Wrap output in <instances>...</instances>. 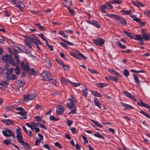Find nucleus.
Wrapping results in <instances>:
<instances>
[{
  "label": "nucleus",
  "instance_id": "1",
  "mask_svg": "<svg viewBox=\"0 0 150 150\" xmlns=\"http://www.w3.org/2000/svg\"><path fill=\"white\" fill-rule=\"evenodd\" d=\"M27 37L26 39L24 40L25 44L26 47L29 49H32L30 43H33L36 45L42 44L38 38L34 35H31L29 36V37Z\"/></svg>",
  "mask_w": 150,
  "mask_h": 150
},
{
  "label": "nucleus",
  "instance_id": "2",
  "mask_svg": "<svg viewBox=\"0 0 150 150\" xmlns=\"http://www.w3.org/2000/svg\"><path fill=\"white\" fill-rule=\"evenodd\" d=\"M16 110L19 111L17 112V115H19L18 117L21 119H26L27 117L26 116L27 112L25 111V110L22 108H19L16 109Z\"/></svg>",
  "mask_w": 150,
  "mask_h": 150
},
{
  "label": "nucleus",
  "instance_id": "3",
  "mask_svg": "<svg viewBox=\"0 0 150 150\" xmlns=\"http://www.w3.org/2000/svg\"><path fill=\"white\" fill-rule=\"evenodd\" d=\"M3 135L7 137H9L10 136L15 138V134L13 131L9 129L8 128H4L2 131Z\"/></svg>",
  "mask_w": 150,
  "mask_h": 150
},
{
  "label": "nucleus",
  "instance_id": "4",
  "mask_svg": "<svg viewBox=\"0 0 150 150\" xmlns=\"http://www.w3.org/2000/svg\"><path fill=\"white\" fill-rule=\"evenodd\" d=\"M41 76L42 79L45 81H49L51 78L50 73L47 71H43L41 74Z\"/></svg>",
  "mask_w": 150,
  "mask_h": 150
},
{
  "label": "nucleus",
  "instance_id": "5",
  "mask_svg": "<svg viewBox=\"0 0 150 150\" xmlns=\"http://www.w3.org/2000/svg\"><path fill=\"white\" fill-rule=\"evenodd\" d=\"M113 8V6L107 3L105 4H103L100 6V9L102 13H105L106 12V11L104 10L105 9H111Z\"/></svg>",
  "mask_w": 150,
  "mask_h": 150
},
{
  "label": "nucleus",
  "instance_id": "6",
  "mask_svg": "<svg viewBox=\"0 0 150 150\" xmlns=\"http://www.w3.org/2000/svg\"><path fill=\"white\" fill-rule=\"evenodd\" d=\"M67 106L68 108L71 109V111L69 112L68 114L76 113V109L74 104H72L71 103H67Z\"/></svg>",
  "mask_w": 150,
  "mask_h": 150
},
{
  "label": "nucleus",
  "instance_id": "7",
  "mask_svg": "<svg viewBox=\"0 0 150 150\" xmlns=\"http://www.w3.org/2000/svg\"><path fill=\"white\" fill-rule=\"evenodd\" d=\"M87 23L89 24L93 25L98 29H100V25L98 22L94 20H88L87 21Z\"/></svg>",
  "mask_w": 150,
  "mask_h": 150
},
{
  "label": "nucleus",
  "instance_id": "8",
  "mask_svg": "<svg viewBox=\"0 0 150 150\" xmlns=\"http://www.w3.org/2000/svg\"><path fill=\"white\" fill-rule=\"evenodd\" d=\"M93 43L96 45L102 46L105 43V40L101 38H97L93 40Z\"/></svg>",
  "mask_w": 150,
  "mask_h": 150
},
{
  "label": "nucleus",
  "instance_id": "9",
  "mask_svg": "<svg viewBox=\"0 0 150 150\" xmlns=\"http://www.w3.org/2000/svg\"><path fill=\"white\" fill-rule=\"evenodd\" d=\"M35 97V94H28L24 96V99L25 101H27L30 100H33Z\"/></svg>",
  "mask_w": 150,
  "mask_h": 150
},
{
  "label": "nucleus",
  "instance_id": "10",
  "mask_svg": "<svg viewBox=\"0 0 150 150\" xmlns=\"http://www.w3.org/2000/svg\"><path fill=\"white\" fill-rule=\"evenodd\" d=\"M139 99L140 100V102H137V104L140 106L143 107L147 109H149L148 111L150 112V107L149 105L146 104L144 103L140 99Z\"/></svg>",
  "mask_w": 150,
  "mask_h": 150
},
{
  "label": "nucleus",
  "instance_id": "11",
  "mask_svg": "<svg viewBox=\"0 0 150 150\" xmlns=\"http://www.w3.org/2000/svg\"><path fill=\"white\" fill-rule=\"evenodd\" d=\"M56 113L57 114H62L64 110L63 106L62 105H58L57 107Z\"/></svg>",
  "mask_w": 150,
  "mask_h": 150
},
{
  "label": "nucleus",
  "instance_id": "12",
  "mask_svg": "<svg viewBox=\"0 0 150 150\" xmlns=\"http://www.w3.org/2000/svg\"><path fill=\"white\" fill-rule=\"evenodd\" d=\"M12 59V57L10 55L6 54L3 56L2 57L3 61L5 63H7L9 62L10 60Z\"/></svg>",
  "mask_w": 150,
  "mask_h": 150
},
{
  "label": "nucleus",
  "instance_id": "13",
  "mask_svg": "<svg viewBox=\"0 0 150 150\" xmlns=\"http://www.w3.org/2000/svg\"><path fill=\"white\" fill-rule=\"evenodd\" d=\"M123 93L125 96L129 98L132 99L135 102L137 101V100L135 97L134 96H132L131 93L126 91H124L123 92Z\"/></svg>",
  "mask_w": 150,
  "mask_h": 150
},
{
  "label": "nucleus",
  "instance_id": "14",
  "mask_svg": "<svg viewBox=\"0 0 150 150\" xmlns=\"http://www.w3.org/2000/svg\"><path fill=\"white\" fill-rule=\"evenodd\" d=\"M135 38L133 39L138 40L139 41V43L140 45H142L144 44V41L143 38L140 35H137L135 36Z\"/></svg>",
  "mask_w": 150,
  "mask_h": 150
},
{
  "label": "nucleus",
  "instance_id": "15",
  "mask_svg": "<svg viewBox=\"0 0 150 150\" xmlns=\"http://www.w3.org/2000/svg\"><path fill=\"white\" fill-rule=\"evenodd\" d=\"M117 19L116 20L119 23H120L122 25H126L127 22L124 18H123L121 17L120 16H119L117 17Z\"/></svg>",
  "mask_w": 150,
  "mask_h": 150
},
{
  "label": "nucleus",
  "instance_id": "16",
  "mask_svg": "<svg viewBox=\"0 0 150 150\" xmlns=\"http://www.w3.org/2000/svg\"><path fill=\"white\" fill-rule=\"evenodd\" d=\"M21 65L22 69L26 71L29 69V66L27 63H25L23 62H21Z\"/></svg>",
  "mask_w": 150,
  "mask_h": 150
},
{
  "label": "nucleus",
  "instance_id": "17",
  "mask_svg": "<svg viewBox=\"0 0 150 150\" xmlns=\"http://www.w3.org/2000/svg\"><path fill=\"white\" fill-rule=\"evenodd\" d=\"M16 5L17 7L20 9L21 10H23L25 7V5L21 1L18 2L16 4Z\"/></svg>",
  "mask_w": 150,
  "mask_h": 150
},
{
  "label": "nucleus",
  "instance_id": "18",
  "mask_svg": "<svg viewBox=\"0 0 150 150\" xmlns=\"http://www.w3.org/2000/svg\"><path fill=\"white\" fill-rule=\"evenodd\" d=\"M25 82L20 80L17 81L16 85L17 86V88L19 89L21 87H22L25 84Z\"/></svg>",
  "mask_w": 150,
  "mask_h": 150
},
{
  "label": "nucleus",
  "instance_id": "19",
  "mask_svg": "<svg viewBox=\"0 0 150 150\" xmlns=\"http://www.w3.org/2000/svg\"><path fill=\"white\" fill-rule=\"evenodd\" d=\"M108 71L111 74L114 75L117 77H121L120 75L117 71L111 69H108Z\"/></svg>",
  "mask_w": 150,
  "mask_h": 150
},
{
  "label": "nucleus",
  "instance_id": "20",
  "mask_svg": "<svg viewBox=\"0 0 150 150\" xmlns=\"http://www.w3.org/2000/svg\"><path fill=\"white\" fill-rule=\"evenodd\" d=\"M108 71L111 74L114 75L117 77H121L120 75L117 71L111 69H108Z\"/></svg>",
  "mask_w": 150,
  "mask_h": 150
},
{
  "label": "nucleus",
  "instance_id": "21",
  "mask_svg": "<svg viewBox=\"0 0 150 150\" xmlns=\"http://www.w3.org/2000/svg\"><path fill=\"white\" fill-rule=\"evenodd\" d=\"M94 102L95 106H97L100 109H101V104L97 98H95L94 99Z\"/></svg>",
  "mask_w": 150,
  "mask_h": 150
},
{
  "label": "nucleus",
  "instance_id": "22",
  "mask_svg": "<svg viewBox=\"0 0 150 150\" xmlns=\"http://www.w3.org/2000/svg\"><path fill=\"white\" fill-rule=\"evenodd\" d=\"M142 36L144 40L148 41L150 40V34H147L144 33Z\"/></svg>",
  "mask_w": 150,
  "mask_h": 150
},
{
  "label": "nucleus",
  "instance_id": "23",
  "mask_svg": "<svg viewBox=\"0 0 150 150\" xmlns=\"http://www.w3.org/2000/svg\"><path fill=\"white\" fill-rule=\"evenodd\" d=\"M84 87L85 88L84 89H83L81 91V92L83 96L85 97H86L88 94V88L85 86H84Z\"/></svg>",
  "mask_w": 150,
  "mask_h": 150
},
{
  "label": "nucleus",
  "instance_id": "24",
  "mask_svg": "<svg viewBox=\"0 0 150 150\" xmlns=\"http://www.w3.org/2000/svg\"><path fill=\"white\" fill-rule=\"evenodd\" d=\"M121 104L123 107L125 108L124 109L125 110H126L127 109H133L134 108L133 107L130 105L128 104H125L122 103H121Z\"/></svg>",
  "mask_w": 150,
  "mask_h": 150
},
{
  "label": "nucleus",
  "instance_id": "25",
  "mask_svg": "<svg viewBox=\"0 0 150 150\" xmlns=\"http://www.w3.org/2000/svg\"><path fill=\"white\" fill-rule=\"evenodd\" d=\"M133 76L134 79L135 80V82L137 85H139L140 84L139 80L137 75L135 74H133Z\"/></svg>",
  "mask_w": 150,
  "mask_h": 150
},
{
  "label": "nucleus",
  "instance_id": "26",
  "mask_svg": "<svg viewBox=\"0 0 150 150\" xmlns=\"http://www.w3.org/2000/svg\"><path fill=\"white\" fill-rule=\"evenodd\" d=\"M8 85V83L6 81H3L0 83V88L2 89L4 87H6Z\"/></svg>",
  "mask_w": 150,
  "mask_h": 150
},
{
  "label": "nucleus",
  "instance_id": "27",
  "mask_svg": "<svg viewBox=\"0 0 150 150\" xmlns=\"http://www.w3.org/2000/svg\"><path fill=\"white\" fill-rule=\"evenodd\" d=\"M21 144L23 146L27 149L30 150L31 148V147L30 146L29 144L27 142H24Z\"/></svg>",
  "mask_w": 150,
  "mask_h": 150
},
{
  "label": "nucleus",
  "instance_id": "28",
  "mask_svg": "<svg viewBox=\"0 0 150 150\" xmlns=\"http://www.w3.org/2000/svg\"><path fill=\"white\" fill-rule=\"evenodd\" d=\"M106 15L110 18H114L116 20L117 19V18L118 16L117 15L112 14H107Z\"/></svg>",
  "mask_w": 150,
  "mask_h": 150
},
{
  "label": "nucleus",
  "instance_id": "29",
  "mask_svg": "<svg viewBox=\"0 0 150 150\" xmlns=\"http://www.w3.org/2000/svg\"><path fill=\"white\" fill-rule=\"evenodd\" d=\"M15 53H18L23 52L18 47H13Z\"/></svg>",
  "mask_w": 150,
  "mask_h": 150
},
{
  "label": "nucleus",
  "instance_id": "30",
  "mask_svg": "<svg viewBox=\"0 0 150 150\" xmlns=\"http://www.w3.org/2000/svg\"><path fill=\"white\" fill-rule=\"evenodd\" d=\"M91 94L95 96L100 97L101 96V95L100 94L96 91L91 90Z\"/></svg>",
  "mask_w": 150,
  "mask_h": 150
},
{
  "label": "nucleus",
  "instance_id": "31",
  "mask_svg": "<svg viewBox=\"0 0 150 150\" xmlns=\"http://www.w3.org/2000/svg\"><path fill=\"white\" fill-rule=\"evenodd\" d=\"M16 138L18 142L22 144L23 142V137L22 135L20 136H16Z\"/></svg>",
  "mask_w": 150,
  "mask_h": 150
},
{
  "label": "nucleus",
  "instance_id": "32",
  "mask_svg": "<svg viewBox=\"0 0 150 150\" xmlns=\"http://www.w3.org/2000/svg\"><path fill=\"white\" fill-rule=\"evenodd\" d=\"M75 52L76 54L81 57L82 58L84 59H86V57L84 55H83L79 51L76 50Z\"/></svg>",
  "mask_w": 150,
  "mask_h": 150
},
{
  "label": "nucleus",
  "instance_id": "33",
  "mask_svg": "<svg viewBox=\"0 0 150 150\" xmlns=\"http://www.w3.org/2000/svg\"><path fill=\"white\" fill-rule=\"evenodd\" d=\"M91 121L92 122L94 123L95 125L98 126L99 127L102 128L103 127V126L101 125L100 123H98V122L96 121H95L91 119Z\"/></svg>",
  "mask_w": 150,
  "mask_h": 150
},
{
  "label": "nucleus",
  "instance_id": "34",
  "mask_svg": "<svg viewBox=\"0 0 150 150\" xmlns=\"http://www.w3.org/2000/svg\"><path fill=\"white\" fill-rule=\"evenodd\" d=\"M13 69L12 68L8 69L6 72V76L7 78L8 77V76L11 74L13 71Z\"/></svg>",
  "mask_w": 150,
  "mask_h": 150
},
{
  "label": "nucleus",
  "instance_id": "35",
  "mask_svg": "<svg viewBox=\"0 0 150 150\" xmlns=\"http://www.w3.org/2000/svg\"><path fill=\"white\" fill-rule=\"evenodd\" d=\"M34 25L38 27L40 30H44L45 29L44 27L41 26L40 23H35Z\"/></svg>",
  "mask_w": 150,
  "mask_h": 150
},
{
  "label": "nucleus",
  "instance_id": "36",
  "mask_svg": "<svg viewBox=\"0 0 150 150\" xmlns=\"http://www.w3.org/2000/svg\"><path fill=\"white\" fill-rule=\"evenodd\" d=\"M15 73L17 75H19L20 74V69L18 65H16L14 69Z\"/></svg>",
  "mask_w": 150,
  "mask_h": 150
},
{
  "label": "nucleus",
  "instance_id": "37",
  "mask_svg": "<svg viewBox=\"0 0 150 150\" xmlns=\"http://www.w3.org/2000/svg\"><path fill=\"white\" fill-rule=\"evenodd\" d=\"M96 86L98 87L101 88L107 86V84L105 83H99L96 84Z\"/></svg>",
  "mask_w": 150,
  "mask_h": 150
},
{
  "label": "nucleus",
  "instance_id": "38",
  "mask_svg": "<svg viewBox=\"0 0 150 150\" xmlns=\"http://www.w3.org/2000/svg\"><path fill=\"white\" fill-rule=\"evenodd\" d=\"M110 4H114L116 3L117 4H120L122 3V2L121 1L117 0H113L112 1H110Z\"/></svg>",
  "mask_w": 150,
  "mask_h": 150
},
{
  "label": "nucleus",
  "instance_id": "39",
  "mask_svg": "<svg viewBox=\"0 0 150 150\" xmlns=\"http://www.w3.org/2000/svg\"><path fill=\"white\" fill-rule=\"evenodd\" d=\"M68 100H70V102L69 103H71L72 104H74L76 102V99L74 97H72L71 98L68 99Z\"/></svg>",
  "mask_w": 150,
  "mask_h": 150
},
{
  "label": "nucleus",
  "instance_id": "40",
  "mask_svg": "<svg viewBox=\"0 0 150 150\" xmlns=\"http://www.w3.org/2000/svg\"><path fill=\"white\" fill-rule=\"evenodd\" d=\"M17 79V76L14 74H11L10 75L9 79L11 80H15Z\"/></svg>",
  "mask_w": 150,
  "mask_h": 150
},
{
  "label": "nucleus",
  "instance_id": "41",
  "mask_svg": "<svg viewBox=\"0 0 150 150\" xmlns=\"http://www.w3.org/2000/svg\"><path fill=\"white\" fill-rule=\"evenodd\" d=\"M121 11L124 13V15H128L132 13V11L131 10H129L127 11L122 10Z\"/></svg>",
  "mask_w": 150,
  "mask_h": 150
},
{
  "label": "nucleus",
  "instance_id": "42",
  "mask_svg": "<svg viewBox=\"0 0 150 150\" xmlns=\"http://www.w3.org/2000/svg\"><path fill=\"white\" fill-rule=\"evenodd\" d=\"M93 135L96 137H98L103 139H105L104 137L100 134L99 132H98L97 134H94Z\"/></svg>",
  "mask_w": 150,
  "mask_h": 150
},
{
  "label": "nucleus",
  "instance_id": "43",
  "mask_svg": "<svg viewBox=\"0 0 150 150\" xmlns=\"http://www.w3.org/2000/svg\"><path fill=\"white\" fill-rule=\"evenodd\" d=\"M58 34L61 35L63 37L67 38L68 36L64 33V32L62 30L59 31Z\"/></svg>",
  "mask_w": 150,
  "mask_h": 150
},
{
  "label": "nucleus",
  "instance_id": "44",
  "mask_svg": "<svg viewBox=\"0 0 150 150\" xmlns=\"http://www.w3.org/2000/svg\"><path fill=\"white\" fill-rule=\"evenodd\" d=\"M133 4L135 6L138 7H143L144 6L143 4L138 2H134Z\"/></svg>",
  "mask_w": 150,
  "mask_h": 150
},
{
  "label": "nucleus",
  "instance_id": "45",
  "mask_svg": "<svg viewBox=\"0 0 150 150\" xmlns=\"http://www.w3.org/2000/svg\"><path fill=\"white\" fill-rule=\"evenodd\" d=\"M3 142L5 144L7 145L11 144V140L10 139H6L3 141Z\"/></svg>",
  "mask_w": 150,
  "mask_h": 150
},
{
  "label": "nucleus",
  "instance_id": "46",
  "mask_svg": "<svg viewBox=\"0 0 150 150\" xmlns=\"http://www.w3.org/2000/svg\"><path fill=\"white\" fill-rule=\"evenodd\" d=\"M68 80H67L64 77H62L60 79L62 83L64 84L67 83V81H68Z\"/></svg>",
  "mask_w": 150,
  "mask_h": 150
},
{
  "label": "nucleus",
  "instance_id": "47",
  "mask_svg": "<svg viewBox=\"0 0 150 150\" xmlns=\"http://www.w3.org/2000/svg\"><path fill=\"white\" fill-rule=\"evenodd\" d=\"M123 33H124V34L125 35H127L128 37L130 39H133L132 37V34L130 33H128L127 31H123Z\"/></svg>",
  "mask_w": 150,
  "mask_h": 150
},
{
  "label": "nucleus",
  "instance_id": "48",
  "mask_svg": "<svg viewBox=\"0 0 150 150\" xmlns=\"http://www.w3.org/2000/svg\"><path fill=\"white\" fill-rule=\"evenodd\" d=\"M67 8L71 15H74L75 14L74 11L73 9H71L70 7L69 6H67Z\"/></svg>",
  "mask_w": 150,
  "mask_h": 150
},
{
  "label": "nucleus",
  "instance_id": "49",
  "mask_svg": "<svg viewBox=\"0 0 150 150\" xmlns=\"http://www.w3.org/2000/svg\"><path fill=\"white\" fill-rule=\"evenodd\" d=\"M116 43L117 44L119 47L121 49H125L126 48V47L125 45H122L120 42L117 41Z\"/></svg>",
  "mask_w": 150,
  "mask_h": 150
},
{
  "label": "nucleus",
  "instance_id": "50",
  "mask_svg": "<svg viewBox=\"0 0 150 150\" xmlns=\"http://www.w3.org/2000/svg\"><path fill=\"white\" fill-rule=\"evenodd\" d=\"M21 128L19 127L16 129V136H20L22 135L21 130Z\"/></svg>",
  "mask_w": 150,
  "mask_h": 150
},
{
  "label": "nucleus",
  "instance_id": "51",
  "mask_svg": "<svg viewBox=\"0 0 150 150\" xmlns=\"http://www.w3.org/2000/svg\"><path fill=\"white\" fill-rule=\"evenodd\" d=\"M5 121H6L5 123L6 124V125H12L13 123V121L9 120L6 119V120Z\"/></svg>",
  "mask_w": 150,
  "mask_h": 150
},
{
  "label": "nucleus",
  "instance_id": "52",
  "mask_svg": "<svg viewBox=\"0 0 150 150\" xmlns=\"http://www.w3.org/2000/svg\"><path fill=\"white\" fill-rule=\"evenodd\" d=\"M5 109L6 111H8L12 110L13 109V107L11 106L8 105L5 107Z\"/></svg>",
  "mask_w": 150,
  "mask_h": 150
},
{
  "label": "nucleus",
  "instance_id": "53",
  "mask_svg": "<svg viewBox=\"0 0 150 150\" xmlns=\"http://www.w3.org/2000/svg\"><path fill=\"white\" fill-rule=\"evenodd\" d=\"M38 35L40 37V38L43 40L44 41H46V42H47V39L46 38L45 36H44L42 34H39Z\"/></svg>",
  "mask_w": 150,
  "mask_h": 150
},
{
  "label": "nucleus",
  "instance_id": "54",
  "mask_svg": "<svg viewBox=\"0 0 150 150\" xmlns=\"http://www.w3.org/2000/svg\"><path fill=\"white\" fill-rule=\"evenodd\" d=\"M130 71L132 72H134L136 73H144L145 72L144 71L142 70H141L140 71H137L134 69H131L130 70Z\"/></svg>",
  "mask_w": 150,
  "mask_h": 150
},
{
  "label": "nucleus",
  "instance_id": "55",
  "mask_svg": "<svg viewBox=\"0 0 150 150\" xmlns=\"http://www.w3.org/2000/svg\"><path fill=\"white\" fill-rule=\"evenodd\" d=\"M123 74L126 76H128L129 75V72L127 69H125L123 71Z\"/></svg>",
  "mask_w": 150,
  "mask_h": 150
},
{
  "label": "nucleus",
  "instance_id": "56",
  "mask_svg": "<svg viewBox=\"0 0 150 150\" xmlns=\"http://www.w3.org/2000/svg\"><path fill=\"white\" fill-rule=\"evenodd\" d=\"M50 119L51 120L58 121L59 119L58 118H56L53 115H51L50 117Z\"/></svg>",
  "mask_w": 150,
  "mask_h": 150
},
{
  "label": "nucleus",
  "instance_id": "57",
  "mask_svg": "<svg viewBox=\"0 0 150 150\" xmlns=\"http://www.w3.org/2000/svg\"><path fill=\"white\" fill-rule=\"evenodd\" d=\"M68 81L70 83H72L74 86L77 87V86H79L80 85V83H73L69 80H68Z\"/></svg>",
  "mask_w": 150,
  "mask_h": 150
},
{
  "label": "nucleus",
  "instance_id": "58",
  "mask_svg": "<svg viewBox=\"0 0 150 150\" xmlns=\"http://www.w3.org/2000/svg\"><path fill=\"white\" fill-rule=\"evenodd\" d=\"M9 63H10L11 64V65L13 66H15V65H16H16H17V64L18 65V64L16 63V62L15 63L14 62V61L13 59L12 58V59L10 60V61L9 62Z\"/></svg>",
  "mask_w": 150,
  "mask_h": 150
},
{
  "label": "nucleus",
  "instance_id": "59",
  "mask_svg": "<svg viewBox=\"0 0 150 150\" xmlns=\"http://www.w3.org/2000/svg\"><path fill=\"white\" fill-rule=\"evenodd\" d=\"M88 70L92 73L93 74H98V72L96 70L91 69L89 68Z\"/></svg>",
  "mask_w": 150,
  "mask_h": 150
},
{
  "label": "nucleus",
  "instance_id": "60",
  "mask_svg": "<svg viewBox=\"0 0 150 150\" xmlns=\"http://www.w3.org/2000/svg\"><path fill=\"white\" fill-rule=\"evenodd\" d=\"M27 71L28 73H29L30 74H31L33 75L34 74L35 72L33 69H30L29 68L28 70H27Z\"/></svg>",
  "mask_w": 150,
  "mask_h": 150
},
{
  "label": "nucleus",
  "instance_id": "61",
  "mask_svg": "<svg viewBox=\"0 0 150 150\" xmlns=\"http://www.w3.org/2000/svg\"><path fill=\"white\" fill-rule=\"evenodd\" d=\"M70 130L73 134H75L76 133V129L74 127H71Z\"/></svg>",
  "mask_w": 150,
  "mask_h": 150
},
{
  "label": "nucleus",
  "instance_id": "62",
  "mask_svg": "<svg viewBox=\"0 0 150 150\" xmlns=\"http://www.w3.org/2000/svg\"><path fill=\"white\" fill-rule=\"evenodd\" d=\"M36 140L35 141V145L36 146H38L39 145L40 142H41L40 139H38L36 138Z\"/></svg>",
  "mask_w": 150,
  "mask_h": 150
},
{
  "label": "nucleus",
  "instance_id": "63",
  "mask_svg": "<svg viewBox=\"0 0 150 150\" xmlns=\"http://www.w3.org/2000/svg\"><path fill=\"white\" fill-rule=\"evenodd\" d=\"M144 13L146 16L150 17V10L146 11L144 12Z\"/></svg>",
  "mask_w": 150,
  "mask_h": 150
},
{
  "label": "nucleus",
  "instance_id": "64",
  "mask_svg": "<svg viewBox=\"0 0 150 150\" xmlns=\"http://www.w3.org/2000/svg\"><path fill=\"white\" fill-rule=\"evenodd\" d=\"M43 146L44 148H45V149H48V150H52L50 149L49 145L47 144H43Z\"/></svg>",
  "mask_w": 150,
  "mask_h": 150
}]
</instances>
